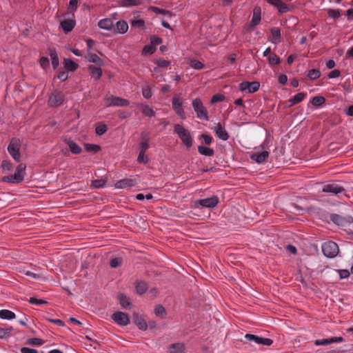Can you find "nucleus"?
Wrapping results in <instances>:
<instances>
[{
  "label": "nucleus",
  "mask_w": 353,
  "mask_h": 353,
  "mask_svg": "<svg viewBox=\"0 0 353 353\" xmlns=\"http://www.w3.org/2000/svg\"><path fill=\"white\" fill-rule=\"evenodd\" d=\"M162 41H163L162 39L156 35H152L150 37V43L153 46L161 43Z\"/></svg>",
  "instance_id": "obj_53"
},
{
  "label": "nucleus",
  "mask_w": 353,
  "mask_h": 353,
  "mask_svg": "<svg viewBox=\"0 0 353 353\" xmlns=\"http://www.w3.org/2000/svg\"><path fill=\"white\" fill-rule=\"evenodd\" d=\"M321 76V72L317 69H312L308 71L307 77L311 80H316Z\"/></svg>",
  "instance_id": "obj_41"
},
{
  "label": "nucleus",
  "mask_w": 353,
  "mask_h": 353,
  "mask_svg": "<svg viewBox=\"0 0 353 353\" xmlns=\"http://www.w3.org/2000/svg\"><path fill=\"white\" fill-rule=\"evenodd\" d=\"M50 56L52 60V67L54 69H56L59 65L58 54L54 50H50Z\"/></svg>",
  "instance_id": "obj_34"
},
{
  "label": "nucleus",
  "mask_w": 353,
  "mask_h": 353,
  "mask_svg": "<svg viewBox=\"0 0 353 353\" xmlns=\"http://www.w3.org/2000/svg\"><path fill=\"white\" fill-rule=\"evenodd\" d=\"M156 63L159 67L167 68L170 65V61L163 59H159L157 61Z\"/></svg>",
  "instance_id": "obj_56"
},
{
  "label": "nucleus",
  "mask_w": 353,
  "mask_h": 353,
  "mask_svg": "<svg viewBox=\"0 0 353 353\" xmlns=\"http://www.w3.org/2000/svg\"><path fill=\"white\" fill-rule=\"evenodd\" d=\"M75 21L73 19H68L61 21L60 26L63 31L67 34L72 30L75 26Z\"/></svg>",
  "instance_id": "obj_18"
},
{
  "label": "nucleus",
  "mask_w": 353,
  "mask_h": 353,
  "mask_svg": "<svg viewBox=\"0 0 353 353\" xmlns=\"http://www.w3.org/2000/svg\"><path fill=\"white\" fill-rule=\"evenodd\" d=\"M12 178L16 183L21 182L24 179L23 174H18V173H16L15 172L13 174H12Z\"/></svg>",
  "instance_id": "obj_63"
},
{
  "label": "nucleus",
  "mask_w": 353,
  "mask_h": 353,
  "mask_svg": "<svg viewBox=\"0 0 353 353\" xmlns=\"http://www.w3.org/2000/svg\"><path fill=\"white\" fill-rule=\"evenodd\" d=\"M65 142L68 145L72 153L78 154L82 152L81 148L72 140L65 139Z\"/></svg>",
  "instance_id": "obj_25"
},
{
  "label": "nucleus",
  "mask_w": 353,
  "mask_h": 353,
  "mask_svg": "<svg viewBox=\"0 0 353 353\" xmlns=\"http://www.w3.org/2000/svg\"><path fill=\"white\" fill-rule=\"evenodd\" d=\"M137 107L145 116L148 117H153L155 116V112L148 105L138 103Z\"/></svg>",
  "instance_id": "obj_22"
},
{
  "label": "nucleus",
  "mask_w": 353,
  "mask_h": 353,
  "mask_svg": "<svg viewBox=\"0 0 353 353\" xmlns=\"http://www.w3.org/2000/svg\"><path fill=\"white\" fill-rule=\"evenodd\" d=\"M85 148L88 152L94 153H97L101 150V147L99 145L92 143H86Z\"/></svg>",
  "instance_id": "obj_40"
},
{
  "label": "nucleus",
  "mask_w": 353,
  "mask_h": 353,
  "mask_svg": "<svg viewBox=\"0 0 353 353\" xmlns=\"http://www.w3.org/2000/svg\"><path fill=\"white\" fill-rule=\"evenodd\" d=\"M198 151L201 154L207 157H212L214 154V150L212 148L203 145L198 146Z\"/></svg>",
  "instance_id": "obj_30"
},
{
  "label": "nucleus",
  "mask_w": 353,
  "mask_h": 353,
  "mask_svg": "<svg viewBox=\"0 0 353 353\" xmlns=\"http://www.w3.org/2000/svg\"><path fill=\"white\" fill-rule=\"evenodd\" d=\"M137 161L139 163L146 164L149 161V159L145 153L139 152L137 158Z\"/></svg>",
  "instance_id": "obj_54"
},
{
  "label": "nucleus",
  "mask_w": 353,
  "mask_h": 353,
  "mask_svg": "<svg viewBox=\"0 0 353 353\" xmlns=\"http://www.w3.org/2000/svg\"><path fill=\"white\" fill-rule=\"evenodd\" d=\"M21 353H39L38 351L35 349L29 348L27 347H23L21 348Z\"/></svg>",
  "instance_id": "obj_64"
},
{
  "label": "nucleus",
  "mask_w": 353,
  "mask_h": 353,
  "mask_svg": "<svg viewBox=\"0 0 353 353\" xmlns=\"http://www.w3.org/2000/svg\"><path fill=\"white\" fill-rule=\"evenodd\" d=\"M174 132L178 134L182 143L188 149L190 148L193 143L192 138L190 132L180 124H175L174 126Z\"/></svg>",
  "instance_id": "obj_1"
},
{
  "label": "nucleus",
  "mask_w": 353,
  "mask_h": 353,
  "mask_svg": "<svg viewBox=\"0 0 353 353\" xmlns=\"http://www.w3.org/2000/svg\"><path fill=\"white\" fill-rule=\"evenodd\" d=\"M345 190L344 188L336 183L325 184L323 186L322 192L333 194H339Z\"/></svg>",
  "instance_id": "obj_9"
},
{
  "label": "nucleus",
  "mask_w": 353,
  "mask_h": 353,
  "mask_svg": "<svg viewBox=\"0 0 353 353\" xmlns=\"http://www.w3.org/2000/svg\"><path fill=\"white\" fill-rule=\"evenodd\" d=\"M219 198L216 196L199 199L196 203L199 204L202 208H212L219 203Z\"/></svg>",
  "instance_id": "obj_11"
},
{
  "label": "nucleus",
  "mask_w": 353,
  "mask_h": 353,
  "mask_svg": "<svg viewBox=\"0 0 353 353\" xmlns=\"http://www.w3.org/2000/svg\"><path fill=\"white\" fill-rule=\"evenodd\" d=\"M112 319L121 326H125L130 323L129 316L123 312H116L113 313Z\"/></svg>",
  "instance_id": "obj_8"
},
{
  "label": "nucleus",
  "mask_w": 353,
  "mask_h": 353,
  "mask_svg": "<svg viewBox=\"0 0 353 353\" xmlns=\"http://www.w3.org/2000/svg\"><path fill=\"white\" fill-rule=\"evenodd\" d=\"M156 51V48L151 45L145 46L142 50V54L144 55H150Z\"/></svg>",
  "instance_id": "obj_43"
},
{
  "label": "nucleus",
  "mask_w": 353,
  "mask_h": 353,
  "mask_svg": "<svg viewBox=\"0 0 353 353\" xmlns=\"http://www.w3.org/2000/svg\"><path fill=\"white\" fill-rule=\"evenodd\" d=\"M45 341L39 338H32L27 340L26 343L31 345L39 346L43 345Z\"/></svg>",
  "instance_id": "obj_39"
},
{
  "label": "nucleus",
  "mask_w": 353,
  "mask_h": 353,
  "mask_svg": "<svg viewBox=\"0 0 353 353\" xmlns=\"http://www.w3.org/2000/svg\"><path fill=\"white\" fill-rule=\"evenodd\" d=\"M133 322L141 330L148 329V323L143 316L138 313L133 314Z\"/></svg>",
  "instance_id": "obj_17"
},
{
  "label": "nucleus",
  "mask_w": 353,
  "mask_h": 353,
  "mask_svg": "<svg viewBox=\"0 0 353 353\" xmlns=\"http://www.w3.org/2000/svg\"><path fill=\"white\" fill-rule=\"evenodd\" d=\"M98 26L100 28L113 31L114 24L112 19H110L106 18L101 19L98 22Z\"/></svg>",
  "instance_id": "obj_24"
},
{
  "label": "nucleus",
  "mask_w": 353,
  "mask_h": 353,
  "mask_svg": "<svg viewBox=\"0 0 353 353\" xmlns=\"http://www.w3.org/2000/svg\"><path fill=\"white\" fill-rule=\"evenodd\" d=\"M332 343L331 338L324 339H317L314 341L316 345H327Z\"/></svg>",
  "instance_id": "obj_52"
},
{
  "label": "nucleus",
  "mask_w": 353,
  "mask_h": 353,
  "mask_svg": "<svg viewBox=\"0 0 353 353\" xmlns=\"http://www.w3.org/2000/svg\"><path fill=\"white\" fill-rule=\"evenodd\" d=\"M21 148V141L19 139L12 138L8 147V150L12 157L17 161L19 162L21 160V154L19 152Z\"/></svg>",
  "instance_id": "obj_2"
},
{
  "label": "nucleus",
  "mask_w": 353,
  "mask_h": 353,
  "mask_svg": "<svg viewBox=\"0 0 353 353\" xmlns=\"http://www.w3.org/2000/svg\"><path fill=\"white\" fill-rule=\"evenodd\" d=\"M172 108L174 110L175 113L179 116L182 119L185 118V112L182 108L183 103L180 101L179 98L177 97H174L172 101Z\"/></svg>",
  "instance_id": "obj_13"
},
{
  "label": "nucleus",
  "mask_w": 353,
  "mask_h": 353,
  "mask_svg": "<svg viewBox=\"0 0 353 353\" xmlns=\"http://www.w3.org/2000/svg\"><path fill=\"white\" fill-rule=\"evenodd\" d=\"M108 130V127L105 124H101L96 127L95 128V133L99 135H103L104 133L106 132Z\"/></svg>",
  "instance_id": "obj_45"
},
{
  "label": "nucleus",
  "mask_w": 353,
  "mask_h": 353,
  "mask_svg": "<svg viewBox=\"0 0 353 353\" xmlns=\"http://www.w3.org/2000/svg\"><path fill=\"white\" fill-rule=\"evenodd\" d=\"M142 94H143V97L145 99H150L152 95V91H151L150 88L148 87L143 88Z\"/></svg>",
  "instance_id": "obj_62"
},
{
  "label": "nucleus",
  "mask_w": 353,
  "mask_h": 353,
  "mask_svg": "<svg viewBox=\"0 0 353 353\" xmlns=\"http://www.w3.org/2000/svg\"><path fill=\"white\" fill-rule=\"evenodd\" d=\"M148 289V285L146 283L143 281H139L136 285V290L138 294H144Z\"/></svg>",
  "instance_id": "obj_35"
},
{
  "label": "nucleus",
  "mask_w": 353,
  "mask_h": 353,
  "mask_svg": "<svg viewBox=\"0 0 353 353\" xmlns=\"http://www.w3.org/2000/svg\"><path fill=\"white\" fill-rule=\"evenodd\" d=\"M327 14L330 17L333 19H338L341 15L340 10L339 9H328Z\"/></svg>",
  "instance_id": "obj_47"
},
{
  "label": "nucleus",
  "mask_w": 353,
  "mask_h": 353,
  "mask_svg": "<svg viewBox=\"0 0 353 353\" xmlns=\"http://www.w3.org/2000/svg\"><path fill=\"white\" fill-rule=\"evenodd\" d=\"M225 99V97L221 94H216L211 99V103H216L218 102L223 101Z\"/></svg>",
  "instance_id": "obj_51"
},
{
  "label": "nucleus",
  "mask_w": 353,
  "mask_h": 353,
  "mask_svg": "<svg viewBox=\"0 0 353 353\" xmlns=\"http://www.w3.org/2000/svg\"><path fill=\"white\" fill-rule=\"evenodd\" d=\"M280 61V58L276 54H272L268 59V62L270 65L279 64Z\"/></svg>",
  "instance_id": "obj_46"
},
{
  "label": "nucleus",
  "mask_w": 353,
  "mask_h": 353,
  "mask_svg": "<svg viewBox=\"0 0 353 353\" xmlns=\"http://www.w3.org/2000/svg\"><path fill=\"white\" fill-rule=\"evenodd\" d=\"M154 313L158 316L164 317L166 314V311L163 305H158L154 308Z\"/></svg>",
  "instance_id": "obj_42"
},
{
  "label": "nucleus",
  "mask_w": 353,
  "mask_h": 353,
  "mask_svg": "<svg viewBox=\"0 0 353 353\" xmlns=\"http://www.w3.org/2000/svg\"><path fill=\"white\" fill-rule=\"evenodd\" d=\"M245 339L250 342H254L256 344L265 346H270L273 343V341L270 339L263 338L252 334H246L245 335Z\"/></svg>",
  "instance_id": "obj_7"
},
{
  "label": "nucleus",
  "mask_w": 353,
  "mask_h": 353,
  "mask_svg": "<svg viewBox=\"0 0 353 353\" xmlns=\"http://www.w3.org/2000/svg\"><path fill=\"white\" fill-rule=\"evenodd\" d=\"M88 61L91 63H94L96 65L100 66L103 65V60L96 54L91 53L88 56Z\"/></svg>",
  "instance_id": "obj_33"
},
{
  "label": "nucleus",
  "mask_w": 353,
  "mask_h": 353,
  "mask_svg": "<svg viewBox=\"0 0 353 353\" xmlns=\"http://www.w3.org/2000/svg\"><path fill=\"white\" fill-rule=\"evenodd\" d=\"M107 105L108 106H121L125 107L129 105V101L127 99H124L118 97H111L107 99Z\"/></svg>",
  "instance_id": "obj_15"
},
{
  "label": "nucleus",
  "mask_w": 353,
  "mask_h": 353,
  "mask_svg": "<svg viewBox=\"0 0 353 353\" xmlns=\"http://www.w3.org/2000/svg\"><path fill=\"white\" fill-rule=\"evenodd\" d=\"M88 70H90L91 77L95 79H99L102 76V70L100 67L91 65H89Z\"/></svg>",
  "instance_id": "obj_27"
},
{
  "label": "nucleus",
  "mask_w": 353,
  "mask_h": 353,
  "mask_svg": "<svg viewBox=\"0 0 353 353\" xmlns=\"http://www.w3.org/2000/svg\"><path fill=\"white\" fill-rule=\"evenodd\" d=\"M268 3L276 7L280 14L286 13L290 11V7L281 0H266Z\"/></svg>",
  "instance_id": "obj_12"
},
{
  "label": "nucleus",
  "mask_w": 353,
  "mask_h": 353,
  "mask_svg": "<svg viewBox=\"0 0 353 353\" xmlns=\"http://www.w3.org/2000/svg\"><path fill=\"white\" fill-rule=\"evenodd\" d=\"M201 139H202L203 140L204 143L206 145L211 144V143L213 141V138L211 136L206 134H202L201 135Z\"/></svg>",
  "instance_id": "obj_61"
},
{
  "label": "nucleus",
  "mask_w": 353,
  "mask_h": 353,
  "mask_svg": "<svg viewBox=\"0 0 353 353\" xmlns=\"http://www.w3.org/2000/svg\"><path fill=\"white\" fill-rule=\"evenodd\" d=\"M185 345L182 343H176L170 345L169 347V353H183Z\"/></svg>",
  "instance_id": "obj_26"
},
{
  "label": "nucleus",
  "mask_w": 353,
  "mask_h": 353,
  "mask_svg": "<svg viewBox=\"0 0 353 353\" xmlns=\"http://www.w3.org/2000/svg\"><path fill=\"white\" fill-rule=\"evenodd\" d=\"M330 220L339 226H346L353 223V218L351 216H342L339 214H332L330 216Z\"/></svg>",
  "instance_id": "obj_6"
},
{
  "label": "nucleus",
  "mask_w": 353,
  "mask_h": 353,
  "mask_svg": "<svg viewBox=\"0 0 353 353\" xmlns=\"http://www.w3.org/2000/svg\"><path fill=\"white\" fill-rule=\"evenodd\" d=\"M78 1L79 0H70L68 10L70 12L76 11L78 8Z\"/></svg>",
  "instance_id": "obj_55"
},
{
  "label": "nucleus",
  "mask_w": 353,
  "mask_h": 353,
  "mask_svg": "<svg viewBox=\"0 0 353 353\" xmlns=\"http://www.w3.org/2000/svg\"><path fill=\"white\" fill-rule=\"evenodd\" d=\"M149 147V142L141 141L139 143V152L145 153Z\"/></svg>",
  "instance_id": "obj_57"
},
{
  "label": "nucleus",
  "mask_w": 353,
  "mask_h": 353,
  "mask_svg": "<svg viewBox=\"0 0 353 353\" xmlns=\"http://www.w3.org/2000/svg\"><path fill=\"white\" fill-rule=\"evenodd\" d=\"M63 63L64 67L71 72L75 71L79 67V65L77 63L70 59H64Z\"/></svg>",
  "instance_id": "obj_29"
},
{
  "label": "nucleus",
  "mask_w": 353,
  "mask_h": 353,
  "mask_svg": "<svg viewBox=\"0 0 353 353\" xmlns=\"http://www.w3.org/2000/svg\"><path fill=\"white\" fill-rule=\"evenodd\" d=\"M306 93L305 92H299L296 94L294 97L290 99L288 101V103H289L288 108H291L293 105L301 102L306 97Z\"/></svg>",
  "instance_id": "obj_23"
},
{
  "label": "nucleus",
  "mask_w": 353,
  "mask_h": 353,
  "mask_svg": "<svg viewBox=\"0 0 353 353\" xmlns=\"http://www.w3.org/2000/svg\"><path fill=\"white\" fill-rule=\"evenodd\" d=\"M12 331V327H0V339H3L7 335H9L10 332Z\"/></svg>",
  "instance_id": "obj_48"
},
{
  "label": "nucleus",
  "mask_w": 353,
  "mask_h": 353,
  "mask_svg": "<svg viewBox=\"0 0 353 353\" xmlns=\"http://www.w3.org/2000/svg\"><path fill=\"white\" fill-rule=\"evenodd\" d=\"M190 65L192 68L196 69V70H201L204 68V64L203 63H201V61L196 60V59L191 60L190 63Z\"/></svg>",
  "instance_id": "obj_44"
},
{
  "label": "nucleus",
  "mask_w": 353,
  "mask_h": 353,
  "mask_svg": "<svg viewBox=\"0 0 353 353\" xmlns=\"http://www.w3.org/2000/svg\"><path fill=\"white\" fill-rule=\"evenodd\" d=\"M118 299L119 300L121 305L124 307L127 308L130 305V302L129 301V299L123 294H119L118 295Z\"/></svg>",
  "instance_id": "obj_37"
},
{
  "label": "nucleus",
  "mask_w": 353,
  "mask_h": 353,
  "mask_svg": "<svg viewBox=\"0 0 353 353\" xmlns=\"http://www.w3.org/2000/svg\"><path fill=\"white\" fill-rule=\"evenodd\" d=\"M122 263V259L114 258L110 261V265L111 268H115L120 266Z\"/></svg>",
  "instance_id": "obj_49"
},
{
  "label": "nucleus",
  "mask_w": 353,
  "mask_h": 353,
  "mask_svg": "<svg viewBox=\"0 0 353 353\" xmlns=\"http://www.w3.org/2000/svg\"><path fill=\"white\" fill-rule=\"evenodd\" d=\"M128 30V25L126 21L123 20L119 21L116 23L115 26L113 28V32L116 34H124Z\"/></svg>",
  "instance_id": "obj_19"
},
{
  "label": "nucleus",
  "mask_w": 353,
  "mask_h": 353,
  "mask_svg": "<svg viewBox=\"0 0 353 353\" xmlns=\"http://www.w3.org/2000/svg\"><path fill=\"white\" fill-rule=\"evenodd\" d=\"M16 315L15 314L8 310H0V318L2 319H6V320H12L15 319Z\"/></svg>",
  "instance_id": "obj_32"
},
{
  "label": "nucleus",
  "mask_w": 353,
  "mask_h": 353,
  "mask_svg": "<svg viewBox=\"0 0 353 353\" xmlns=\"http://www.w3.org/2000/svg\"><path fill=\"white\" fill-rule=\"evenodd\" d=\"M105 183H106L105 179H95V180L92 181L91 186L93 188H101L105 186Z\"/></svg>",
  "instance_id": "obj_38"
},
{
  "label": "nucleus",
  "mask_w": 353,
  "mask_h": 353,
  "mask_svg": "<svg viewBox=\"0 0 353 353\" xmlns=\"http://www.w3.org/2000/svg\"><path fill=\"white\" fill-rule=\"evenodd\" d=\"M335 272L339 274L340 279L347 278L350 276V272L347 270H338Z\"/></svg>",
  "instance_id": "obj_58"
},
{
  "label": "nucleus",
  "mask_w": 353,
  "mask_h": 353,
  "mask_svg": "<svg viewBox=\"0 0 353 353\" xmlns=\"http://www.w3.org/2000/svg\"><path fill=\"white\" fill-rule=\"evenodd\" d=\"M119 3L122 7H132L141 4V0H119Z\"/></svg>",
  "instance_id": "obj_31"
},
{
  "label": "nucleus",
  "mask_w": 353,
  "mask_h": 353,
  "mask_svg": "<svg viewBox=\"0 0 353 353\" xmlns=\"http://www.w3.org/2000/svg\"><path fill=\"white\" fill-rule=\"evenodd\" d=\"M215 134L221 140L227 141L230 136L228 132L225 130V128L221 123H218L213 128Z\"/></svg>",
  "instance_id": "obj_14"
},
{
  "label": "nucleus",
  "mask_w": 353,
  "mask_h": 353,
  "mask_svg": "<svg viewBox=\"0 0 353 353\" xmlns=\"http://www.w3.org/2000/svg\"><path fill=\"white\" fill-rule=\"evenodd\" d=\"M145 21L143 19L133 20L131 22V26L134 28H143Z\"/></svg>",
  "instance_id": "obj_50"
},
{
  "label": "nucleus",
  "mask_w": 353,
  "mask_h": 353,
  "mask_svg": "<svg viewBox=\"0 0 353 353\" xmlns=\"http://www.w3.org/2000/svg\"><path fill=\"white\" fill-rule=\"evenodd\" d=\"M260 87V83L258 81H243L239 85V89L241 91L248 90L250 93H254L256 92Z\"/></svg>",
  "instance_id": "obj_10"
},
{
  "label": "nucleus",
  "mask_w": 353,
  "mask_h": 353,
  "mask_svg": "<svg viewBox=\"0 0 353 353\" xmlns=\"http://www.w3.org/2000/svg\"><path fill=\"white\" fill-rule=\"evenodd\" d=\"M339 249L338 245L332 241L325 242L322 245V252L327 258H334L339 253Z\"/></svg>",
  "instance_id": "obj_3"
},
{
  "label": "nucleus",
  "mask_w": 353,
  "mask_h": 353,
  "mask_svg": "<svg viewBox=\"0 0 353 353\" xmlns=\"http://www.w3.org/2000/svg\"><path fill=\"white\" fill-rule=\"evenodd\" d=\"M261 21V8H255L253 11V17L251 21L252 26H255L259 23Z\"/></svg>",
  "instance_id": "obj_28"
},
{
  "label": "nucleus",
  "mask_w": 353,
  "mask_h": 353,
  "mask_svg": "<svg viewBox=\"0 0 353 353\" xmlns=\"http://www.w3.org/2000/svg\"><path fill=\"white\" fill-rule=\"evenodd\" d=\"M39 63H40L41 66L43 68H46L49 67V65H50V61H49L48 58L46 57H42L39 59Z\"/></svg>",
  "instance_id": "obj_59"
},
{
  "label": "nucleus",
  "mask_w": 353,
  "mask_h": 353,
  "mask_svg": "<svg viewBox=\"0 0 353 353\" xmlns=\"http://www.w3.org/2000/svg\"><path fill=\"white\" fill-rule=\"evenodd\" d=\"M135 185V181L131 179H123L118 181L115 184L114 187L117 189H123L131 188Z\"/></svg>",
  "instance_id": "obj_20"
},
{
  "label": "nucleus",
  "mask_w": 353,
  "mask_h": 353,
  "mask_svg": "<svg viewBox=\"0 0 353 353\" xmlns=\"http://www.w3.org/2000/svg\"><path fill=\"white\" fill-rule=\"evenodd\" d=\"M192 106L198 118L205 121L209 119L208 110L203 106V103L199 98H196L192 101Z\"/></svg>",
  "instance_id": "obj_4"
},
{
  "label": "nucleus",
  "mask_w": 353,
  "mask_h": 353,
  "mask_svg": "<svg viewBox=\"0 0 353 353\" xmlns=\"http://www.w3.org/2000/svg\"><path fill=\"white\" fill-rule=\"evenodd\" d=\"M325 102V99L322 96H315L311 100L312 104L316 107L322 105Z\"/></svg>",
  "instance_id": "obj_36"
},
{
  "label": "nucleus",
  "mask_w": 353,
  "mask_h": 353,
  "mask_svg": "<svg viewBox=\"0 0 353 353\" xmlns=\"http://www.w3.org/2000/svg\"><path fill=\"white\" fill-rule=\"evenodd\" d=\"M271 37L270 41L274 43L278 44L281 41V30L279 28L274 27L270 29Z\"/></svg>",
  "instance_id": "obj_21"
},
{
  "label": "nucleus",
  "mask_w": 353,
  "mask_h": 353,
  "mask_svg": "<svg viewBox=\"0 0 353 353\" xmlns=\"http://www.w3.org/2000/svg\"><path fill=\"white\" fill-rule=\"evenodd\" d=\"M29 303L31 304H34V305H42V304L47 303V301H43L42 299H38L35 297H31L29 299Z\"/></svg>",
  "instance_id": "obj_60"
},
{
  "label": "nucleus",
  "mask_w": 353,
  "mask_h": 353,
  "mask_svg": "<svg viewBox=\"0 0 353 353\" xmlns=\"http://www.w3.org/2000/svg\"><path fill=\"white\" fill-rule=\"evenodd\" d=\"M64 99V94L60 90H55L51 93L49 97L48 103L50 106L58 107L63 103Z\"/></svg>",
  "instance_id": "obj_5"
},
{
  "label": "nucleus",
  "mask_w": 353,
  "mask_h": 353,
  "mask_svg": "<svg viewBox=\"0 0 353 353\" xmlns=\"http://www.w3.org/2000/svg\"><path fill=\"white\" fill-rule=\"evenodd\" d=\"M269 157V152L263 150L262 152H255L250 155V159L256 163L261 164L266 161Z\"/></svg>",
  "instance_id": "obj_16"
}]
</instances>
